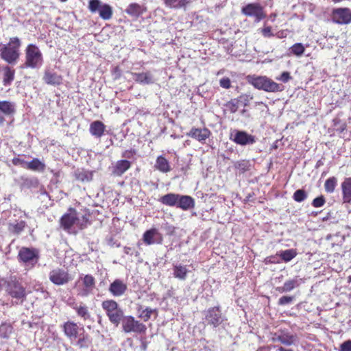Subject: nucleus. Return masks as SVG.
<instances>
[{
  "mask_svg": "<svg viewBox=\"0 0 351 351\" xmlns=\"http://www.w3.org/2000/svg\"><path fill=\"white\" fill-rule=\"evenodd\" d=\"M123 251L126 254L132 255L134 250L130 247H125Z\"/></svg>",
  "mask_w": 351,
  "mask_h": 351,
  "instance_id": "56",
  "label": "nucleus"
},
{
  "mask_svg": "<svg viewBox=\"0 0 351 351\" xmlns=\"http://www.w3.org/2000/svg\"><path fill=\"white\" fill-rule=\"evenodd\" d=\"M272 341L274 342H280L286 346H290L298 344V338L296 335H293L288 330H280L274 334Z\"/></svg>",
  "mask_w": 351,
  "mask_h": 351,
  "instance_id": "14",
  "label": "nucleus"
},
{
  "mask_svg": "<svg viewBox=\"0 0 351 351\" xmlns=\"http://www.w3.org/2000/svg\"><path fill=\"white\" fill-rule=\"evenodd\" d=\"M339 351H351V340H347L342 343Z\"/></svg>",
  "mask_w": 351,
  "mask_h": 351,
  "instance_id": "54",
  "label": "nucleus"
},
{
  "mask_svg": "<svg viewBox=\"0 0 351 351\" xmlns=\"http://www.w3.org/2000/svg\"><path fill=\"white\" fill-rule=\"evenodd\" d=\"M130 166V162L127 160H119L113 167L112 173L115 176H120L129 169Z\"/></svg>",
  "mask_w": 351,
  "mask_h": 351,
  "instance_id": "31",
  "label": "nucleus"
},
{
  "mask_svg": "<svg viewBox=\"0 0 351 351\" xmlns=\"http://www.w3.org/2000/svg\"><path fill=\"white\" fill-rule=\"evenodd\" d=\"M176 206L183 210H188L195 207V200L191 196L178 194Z\"/></svg>",
  "mask_w": 351,
  "mask_h": 351,
  "instance_id": "26",
  "label": "nucleus"
},
{
  "mask_svg": "<svg viewBox=\"0 0 351 351\" xmlns=\"http://www.w3.org/2000/svg\"><path fill=\"white\" fill-rule=\"evenodd\" d=\"M294 300V297L293 296H282L278 300V304L281 306H284L288 304L291 303Z\"/></svg>",
  "mask_w": 351,
  "mask_h": 351,
  "instance_id": "50",
  "label": "nucleus"
},
{
  "mask_svg": "<svg viewBox=\"0 0 351 351\" xmlns=\"http://www.w3.org/2000/svg\"><path fill=\"white\" fill-rule=\"evenodd\" d=\"M246 111H247V110H246L245 109H243V110L241 111V113L242 114H244L246 112Z\"/></svg>",
  "mask_w": 351,
  "mask_h": 351,
  "instance_id": "58",
  "label": "nucleus"
},
{
  "mask_svg": "<svg viewBox=\"0 0 351 351\" xmlns=\"http://www.w3.org/2000/svg\"><path fill=\"white\" fill-rule=\"evenodd\" d=\"M15 70L10 66L3 67V84L5 86H9L14 80Z\"/></svg>",
  "mask_w": 351,
  "mask_h": 351,
  "instance_id": "30",
  "label": "nucleus"
},
{
  "mask_svg": "<svg viewBox=\"0 0 351 351\" xmlns=\"http://www.w3.org/2000/svg\"><path fill=\"white\" fill-rule=\"evenodd\" d=\"M244 102V106L247 105L248 99L247 96H241L239 99H231L226 104V107L231 113H235L239 108L240 101Z\"/></svg>",
  "mask_w": 351,
  "mask_h": 351,
  "instance_id": "32",
  "label": "nucleus"
},
{
  "mask_svg": "<svg viewBox=\"0 0 351 351\" xmlns=\"http://www.w3.org/2000/svg\"><path fill=\"white\" fill-rule=\"evenodd\" d=\"M155 311H156V310L152 309V308H149V307H147L145 309H144V310L142 311V313H141V314L140 317H141V318H142L145 322H147V321H148V320L150 319L152 314L154 312H155Z\"/></svg>",
  "mask_w": 351,
  "mask_h": 351,
  "instance_id": "47",
  "label": "nucleus"
},
{
  "mask_svg": "<svg viewBox=\"0 0 351 351\" xmlns=\"http://www.w3.org/2000/svg\"><path fill=\"white\" fill-rule=\"evenodd\" d=\"M70 306L75 310L77 315L84 321L90 318V312L89 311L88 307L85 304L82 302H73L70 304Z\"/></svg>",
  "mask_w": 351,
  "mask_h": 351,
  "instance_id": "23",
  "label": "nucleus"
},
{
  "mask_svg": "<svg viewBox=\"0 0 351 351\" xmlns=\"http://www.w3.org/2000/svg\"><path fill=\"white\" fill-rule=\"evenodd\" d=\"M88 8L91 12H98L99 16L104 20H109L112 16V8L100 0H90Z\"/></svg>",
  "mask_w": 351,
  "mask_h": 351,
  "instance_id": "11",
  "label": "nucleus"
},
{
  "mask_svg": "<svg viewBox=\"0 0 351 351\" xmlns=\"http://www.w3.org/2000/svg\"><path fill=\"white\" fill-rule=\"evenodd\" d=\"M156 167L159 171L164 173L169 172L171 170L169 162L162 156L158 157Z\"/></svg>",
  "mask_w": 351,
  "mask_h": 351,
  "instance_id": "40",
  "label": "nucleus"
},
{
  "mask_svg": "<svg viewBox=\"0 0 351 351\" xmlns=\"http://www.w3.org/2000/svg\"><path fill=\"white\" fill-rule=\"evenodd\" d=\"M21 45L18 37L10 38L8 44L0 43V58L10 64H16L20 57Z\"/></svg>",
  "mask_w": 351,
  "mask_h": 351,
  "instance_id": "1",
  "label": "nucleus"
},
{
  "mask_svg": "<svg viewBox=\"0 0 351 351\" xmlns=\"http://www.w3.org/2000/svg\"><path fill=\"white\" fill-rule=\"evenodd\" d=\"M173 276L181 280H184L186 278L189 272L186 266L182 265H176L173 266Z\"/></svg>",
  "mask_w": 351,
  "mask_h": 351,
  "instance_id": "37",
  "label": "nucleus"
},
{
  "mask_svg": "<svg viewBox=\"0 0 351 351\" xmlns=\"http://www.w3.org/2000/svg\"><path fill=\"white\" fill-rule=\"evenodd\" d=\"M219 84L222 88L228 89L231 86V82L228 77H223L220 80Z\"/></svg>",
  "mask_w": 351,
  "mask_h": 351,
  "instance_id": "53",
  "label": "nucleus"
},
{
  "mask_svg": "<svg viewBox=\"0 0 351 351\" xmlns=\"http://www.w3.org/2000/svg\"><path fill=\"white\" fill-rule=\"evenodd\" d=\"M6 290L9 295L15 300L16 304H21L26 300L25 288L16 278H10L8 281Z\"/></svg>",
  "mask_w": 351,
  "mask_h": 351,
  "instance_id": "7",
  "label": "nucleus"
},
{
  "mask_svg": "<svg viewBox=\"0 0 351 351\" xmlns=\"http://www.w3.org/2000/svg\"><path fill=\"white\" fill-rule=\"evenodd\" d=\"M25 62L20 66L21 69H40L43 64V56L40 49L34 44H29L25 50Z\"/></svg>",
  "mask_w": 351,
  "mask_h": 351,
  "instance_id": "4",
  "label": "nucleus"
},
{
  "mask_svg": "<svg viewBox=\"0 0 351 351\" xmlns=\"http://www.w3.org/2000/svg\"><path fill=\"white\" fill-rule=\"evenodd\" d=\"M337 184V179L335 177H330L328 178L324 183L325 191L328 193H333Z\"/></svg>",
  "mask_w": 351,
  "mask_h": 351,
  "instance_id": "42",
  "label": "nucleus"
},
{
  "mask_svg": "<svg viewBox=\"0 0 351 351\" xmlns=\"http://www.w3.org/2000/svg\"><path fill=\"white\" fill-rule=\"evenodd\" d=\"M145 8L136 3H132L125 10V13L134 18H138L145 12Z\"/></svg>",
  "mask_w": 351,
  "mask_h": 351,
  "instance_id": "28",
  "label": "nucleus"
},
{
  "mask_svg": "<svg viewBox=\"0 0 351 351\" xmlns=\"http://www.w3.org/2000/svg\"><path fill=\"white\" fill-rule=\"evenodd\" d=\"M78 340L77 341V345L80 348H87L88 344L90 343V340L88 335L85 334L84 332L78 334Z\"/></svg>",
  "mask_w": 351,
  "mask_h": 351,
  "instance_id": "44",
  "label": "nucleus"
},
{
  "mask_svg": "<svg viewBox=\"0 0 351 351\" xmlns=\"http://www.w3.org/2000/svg\"><path fill=\"white\" fill-rule=\"evenodd\" d=\"M348 282H351V275L348 277Z\"/></svg>",
  "mask_w": 351,
  "mask_h": 351,
  "instance_id": "59",
  "label": "nucleus"
},
{
  "mask_svg": "<svg viewBox=\"0 0 351 351\" xmlns=\"http://www.w3.org/2000/svg\"><path fill=\"white\" fill-rule=\"evenodd\" d=\"M261 32L263 36L266 38H269L274 36L273 33L271 32V27L269 26L264 27Z\"/></svg>",
  "mask_w": 351,
  "mask_h": 351,
  "instance_id": "55",
  "label": "nucleus"
},
{
  "mask_svg": "<svg viewBox=\"0 0 351 351\" xmlns=\"http://www.w3.org/2000/svg\"><path fill=\"white\" fill-rule=\"evenodd\" d=\"M26 169L34 171L43 172L45 169V165L38 158H34L30 162H27Z\"/></svg>",
  "mask_w": 351,
  "mask_h": 351,
  "instance_id": "36",
  "label": "nucleus"
},
{
  "mask_svg": "<svg viewBox=\"0 0 351 351\" xmlns=\"http://www.w3.org/2000/svg\"><path fill=\"white\" fill-rule=\"evenodd\" d=\"M332 21L338 24H348L351 22V10L347 8H340L333 10Z\"/></svg>",
  "mask_w": 351,
  "mask_h": 351,
  "instance_id": "17",
  "label": "nucleus"
},
{
  "mask_svg": "<svg viewBox=\"0 0 351 351\" xmlns=\"http://www.w3.org/2000/svg\"><path fill=\"white\" fill-rule=\"evenodd\" d=\"M178 194L177 193H168L159 199V202L168 206H176L178 204Z\"/></svg>",
  "mask_w": 351,
  "mask_h": 351,
  "instance_id": "34",
  "label": "nucleus"
},
{
  "mask_svg": "<svg viewBox=\"0 0 351 351\" xmlns=\"http://www.w3.org/2000/svg\"><path fill=\"white\" fill-rule=\"evenodd\" d=\"M289 53L296 56H301L304 51L305 47L302 43H295L289 48Z\"/></svg>",
  "mask_w": 351,
  "mask_h": 351,
  "instance_id": "43",
  "label": "nucleus"
},
{
  "mask_svg": "<svg viewBox=\"0 0 351 351\" xmlns=\"http://www.w3.org/2000/svg\"><path fill=\"white\" fill-rule=\"evenodd\" d=\"M244 15L254 18V22L258 23L266 17L263 7L258 3H248L241 9Z\"/></svg>",
  "mask_w": 351,
  "mask_h": 351,
  "instance_id": "9",
  "label": "nucleus"
},
{
  "mask_svg": "<svg viewBox=\"0 0 351 351\" xmlns=\"http://www.w3.org/2000/svg\"><path fill=\"white\" fill-rule=\"evenodd\" d=\"M88 218L82 215L80 217L75 212L64 214L60 219V224L63 229L69 233L75 234L78 230L86 228Z\"/></svg>",
  "mask_w": 351,
  "mask_h": 351,
  "instance_id": "2",
  "label": "nucleus"
},
{
  "mask_svg": "<svg viewBox=\"0 0 351 351\" xmlns=\"http://www.w3.org/2000/svg\"><path fill=\"white\" fill-rule=\"evenodd\" d=\"M326 202L325 198L323 195H320L315 198L312 202V206L315 208H319L324 205Z\"/></svg>",
  "mask_w": 351,
  "mask_h": 351,
  "instance_id": "48",
  "label": "nucleus"
},
{
  "mask_svg": "<svg viewBox=\"0 0 351 351\" xmlns=\"http://www.w3.org/2000/svg\"><path fill=\"white\" fill-rule=\"evenodd\" d=\"M49 279L53 284L60 286L69 283L72 278L66 270L56 267L49 273Z\"/></svg>",
  "mask_w": 351,
  "mask_h": 351,
  "instance_id": "13",
  "label": "nucleus"
},
{
  "mask_svg": "<svg viewBox=\"0 0 351 351\" xmlns=\"http://www.w3.org/2000/svg\"><path fill=\"white\" fill-rule=\"evenodd\" d=\"M204 315L207 324L214 328H217L226 320L219 306L209 308L205 311Z\"/></svg>",
  "mask_w": 351,
  "mask_h": 351,
  "instance_id": "10",
  "label": "nucleus"
},
{
  "mask_svg": "<svg viewBox=\"0 0 351 351\" xmlns=\"http://www.w3.org/2000/svg\"><path fill=\"white\" fill-rule=\"evenodd\" d=\"M307 198V193L303 189L296 190L293 195V199L297 202H302Z\"/></svg>",
  "mask_w": 351,
  "mask_h": 351,
  "instance_id": "46",
  "label": "nucleus"
},
{
  "mask_svg": "<svg viewBox=\"0 0 351 351\" xmlns=\"http://www.w3.org/2000/svg\"><path fill=\"white\" fill-rule=\"evenodd\" d=\"M62 329L65 336L70 340H75L78 337L80 328L77 323L67 321L62 325ZM80 330L84 332V328H82Z\"/></svg>",
  "mask_w": 351,
  "mask_h": 351,
  "instance_id": "18",
  "label": "nucleus"
},
{
  "mask_svg": "<svg viewBox=\"0 0 351 351\" xmlns=\"http://www.w3.org/2000/svg\"><path fill=\"white\" fill-rule=\"evenodd\" d=\"M341 190L343 195V201L345 203L351 202V178H346L342 182Z\"/></svg>",
  "mask_w": 351,
  "mask_h": 351,
  "instance_id": "29",
  "label": "nucleus"
},
{
  "mask_svg": "<svg viewBox=\"0 0 351 351\" xmlns=\"http://www.w3.org/2000/svg\"><path fill=\"white\" fill-rule=\"evenodd\" d=\"M18 257L20 261L32 267L38 263L39 254L36 249L22 247L19 250Z\"/></svg>",
  "mask_w": 351,
  "mask_h": 351,
  "instance_id": "12",
  "label": "nucleus"
},
{
  "mask_svg": "<svg viewBox=\"0 0 351 351\" xmlns=\"http://www.w3.org/2000/svg\"><path fill=\"white\" fill-rule=\"evenodd\" d=\"M21 185L23 188L31 189L37 188L39 185V181L37 178L35 177H21Z\"/></svg>",
  "mask_w": 351,
  "mask_h": 351,
  "instance_id": "35",
  "label": "nucleus"
},
{
  "mask_svg": "<svg viewBox=\"0 0 351 351\" xmlns=\"http://www.w3.org/2000/svg\"><path fill=\"white\" fill-rule=\"evenodd\" d=\"M95 287V279L90 274H81L75 282L77 295L85 298L91 294Z\"/></svg>",
  "mask_w": 351,
  "mask_h": 351,
  "instance_id": "6",
  "label": "nucleus"
},
{
  "mask_svg": "<svg viewBox=\"0 0 351 351\" xmlns=\"http://www.w3.org/2000/svg\"><path fill=\"white\" fill-rule=\"evenodd\" d=\"M277 255H278L284 262L287 263L297 256V252L295 249H289L279 252Z\"/></svg>",
  "mask_w": 351,
  "mask_h": 351,
  "instance_id": "39",
  "label": "nucleus"
},
{
  "mask_svg": "<svg viewBox=\"0 0 351 351\" xmlns=\"http://www.w3.org/2000/svg\"><path fill=\"white\" fill-rule=\"evenodd\" d=\"M162 227L163 230L165 231L167 235L171 236L174 234L176 228L173 226L170 225L168 223H165L162 225Z\"/></svg>",
  "mask_w": 351,
  "mask_h": 351,
  "instance_id": "49",
  "label": "nucleus"
},
{
  "mask_svg": "<svg viewBox=\"0 0 351 351\" xmlns=\"http://www.w3.org/2000/svg\"><path fill=\"white\" fill-rule=\"evenodd\" d=\"M186 135L202 143H204L206 140L210 136V131L207 128H193Z\"/></svg>",
  "mask_w": 351,
  "mask_h": 351,
  "instance_id": "22",
  "label": "nucleus"
},
{
  "mask_svg": "<svg viewBox=\"0 0 351 351\" xmlns=\"http://www.w3.org/2000/svg\"><path fill=\"white\" fill-rule=\"evenodd\" d=\"M75 178L82 182H88L93 180V171L85 169H77L74 172Z\"/></svg>",
  "mask_w": 351,
  "mask_h": 351,
  "instance_id": "33",
  "label": "nucleus"
},
{
  "mask_svg": "<svg viewBox=\"0 0 351 351\" xmlns=\"http://www.w3.org/2000/svg\"><path fill=\"white\" fill-rule=\"evenodd\" d=\"M106 130V125L100 121H95L90 125L89 132L92 136L101 138Z\"/></svg>",
  "mask_w": 351,
  "mask_h": 351,
  "instance_id": "27",
  "label": "nucleus"
},
{
  "mask_svg": "<svg viewBox=\"0 0 351 351\" xmlns=\"http://www.w3.org/2000/svg\"><path fill=\"white\" fill-rule=\"evenodd\" d=\"M166 7L173 9H180L184 8L189 0H162Z\"/></svg>",
  "mask_w": 351,
  "mask_h": 351,
  "instance_id": "38",
  "label": "nucleus"
},
{
  "mask_svg": "<svg viewBox=\"0 0 351 351\" xmlns=\"http://www.w3.org/2000/svg\"><path fill=\"white\" fill-rule=\"evenodd\" d=\"M26 226V223L24 221H16L14 223L9 225V230L12 232L19 234H20Z\"/></svg>",
  "mask_w": 351,
  "mask_h": 351,
  "instance_id": "41",
  "label": "nucleus"
},
{
  "mask_svg": "<svg viewBox=\"0 0 351 351\" xmlns=\"http://www.w3.org/2000/svg\"><path fill=\"white\" fill-rule=\"evenodd\" d=\"M43 80L46 84L53 86L60 85L62 82V76L50 69H45Z\"/></svg>",
  "mask_w": 351,
  "mask_h": 351,
  "instance_id": "21",
  "label": "nucleus"
},
{
  "mask_svg": "<svg viewBox=\"0 0 351 351\" xmlns=\"http://www.w3.org/2000/svg\"><path fill=\"white\" fill-rule=\"evenodd\" d=\"M12 332V327L10 324L4 323L0 326V337L7 339Z\"/></svg>",
  "mask_w": 351,
  "mask_h": 351,
  "instance_id": "45",
  "label": "nucleus"
},
{
  "mask_svg": "<svg viewBox=\"0 0 351 351\" xmlns=\"http://www.w3.org/2000/svg\"><path fill=\"white\" fill-rule=\"evenodd\" d=\"M143 240L147 245L160 244L162 242V236L156 228H151L144 232Z\"/></svg>",
  "mask_w": 351,
  "mask_h": 351,
  "instance_id": "19",
  "label": "nucleus"
},
{
  "mask_svg": "<svg viewBox=\"0 0 351 351\" xmlns=\"http://www.w3.org/2000/svg\"><path fill=\"white\" fill-rule=\"evenodd\" d=\"M304 283L302 278L299 276H295L293 279L287 280L282 287L276 288V290L280 293L289 292L298 287L301 284Z\"/></svg>",
  "mask_w": 351,
  "mask_h": 351,
  "instance_id": "24",
  "label": "nucleus"
},
{
  "mask_svg": "<svg viewBox=\"0 0 351 351\" xmlns=\"http://www.w3.org/2000/svg\"><path fill=\"white\" fill-rule=\"evenodd\" d=\"M101 307L110 322L118 326L123 317V311L119 306L117 302L113 300H104L101 303Z\"/></svg>",
  "mask_w": 351,
  "mask_h": 351,
  "instance_id": "5",
  "label": "nucleus"
},
{
  "mask_svg": "<svg viewBox=\"0 0 351 351\" xmlns=\"http://www.w3.org/2000/svg\"><path fill=\"white\" fill-rule=\"evenodd\" d=\"M274 348H276V351H294L292 348H286L283 346H275Z\"/></svg>",
  "mask_w": 351,
  "mask_h": 351,
  "instance_id": "57",
  "label": "nucleus"
},
{
  "mask_svg": "<svg viewBox=\"0 0 351 351\" xmlns=\"http://www.w3.org/2000/svg\"><path fill=\"white\" fill-rule=\"evenodd\" d=\"M247 81L255 88L266 92H280L284 89L282 84L274 82L266 76L250 75L247 76Z\"/></svg>",
  "mask_w": 351,
  "mask_h": 351,
  "instance_id": "3",
  "label": "nucleus"
},
{
  "mask_svg": "<svg viewBox=\"0 0 351 351\" xmlns=\"http://www.w3.org/2000/svg\"><path fill=\"white\" fill-rule=\"evenodd\" d=\"M123 330L126 333H145L147 327L143 323L136 320L132 316H123L121 319Z\"/></svg>",
  "mask_w": 351,
  "mask_h": 351,
  "instance_id": "8",
  "label": "nucleus"
},
{
  "mask_svg": "<svg viewBox=\"0 0 351 351\" xmlns=\"http://www.w3.org/2000/svg\"><path fill=\"white\" fill-rule=\"evenodd\" d=\"M61 2H66L68 0H60Z\"/></svg>",
  "mask_w": 351,
  "mask_h": 351,
  "instance_id": "60",
  "label": "nucleus"
},
{
  "mask_svg": "<svg viewBox=\"0 0 351 351\" xmlns=\"http://www.w3.org/2000/svg\"><path fill=\"white\" fill-rule=\"evenodd\" d=\"M284 83L289 82L291 79V76L288 71H284L282 73L280 77L276 78Z\"/></svg>",
  "mask_w": 351,
  "mask_h": 351,
  "instance_id": "51",
  "label": "nucleus"
},
{
  "mask_svg": "<svg viewBox=\"0 0 351 351\" xmlns=\"http://www.w3.org/2000/svg\"><path fill=\"white\" fill-rule=\"evenodd\" d=\"M127 285L120 279L114 280L109 286V292L114 297H119L125 294L127 291Z\"/></svg>",
  "mask_w": 351,
  "mask_h": 351,
  "instance_id": "20",
  "label": "nucleus"
},
{
  "mask_svg": "<svg viewBox=\"0 0 351 351\" xmlns=\"http://www.w3.org/2000/svg\"><path fill=\"white\" fill-rule=\"evenodd\" d=\"M230 139L236 144L242 146L252 145L256 142V137L247 134L245 131L234 130L230 134Z\"/></svg>",
  "mask_w": 351,
  "mask_h": 351,
  "instance_id": "15",
  "label": "nucleus"
},
{
  "mask_svg": "<svg viewBox=\"0 0 351 351\" xmlns=\"http://www.w3.org/2000/svg\"><path fill=\"white\" fill-rule=\"evenodd\" d=\"M12 163L14 165H19V166H21L23 168H27V161H25L23 159L19 158V157H17V158H14L12 159Z\"/></svg>",
  "mask_w": 351,
  "mask_h": 351,
  "instance_id": "52",
  "label": "nucleus"
},
{
  "mask_svg": "<svg viewBox=\"0 0 351 351\" xmlns=\"http://www.w3.org/2000/svg\"><path fill=\"white\" fill-rule=\"evenodd\" d=\"M133 80L142 84H151L155 82V78L150 71L143 73H132Z\"/></svg>",
  "mask_w": 351,
  "mask_h": 351,
  "instance_id": "25",
  "label": "nucleus"
},
{
  "mask_svg": "<svg viewBox=\"0 0 351 351\" xmlns=\"http://www.w3.org/2000/svg\"><path fill=\"white\" fill-rule=\"evenodd\" d=\"M16 104L11 101L0 100V125H3L5 117L14 116L16 113Z\"/></svg>",
  "mask_w": 351,
  "mask_h": 351,
  "instance_id": "16",
  "label": "nucleus"
}]
</instances>
